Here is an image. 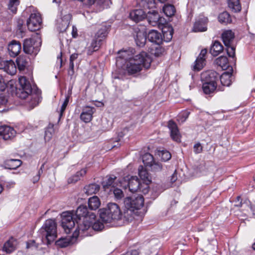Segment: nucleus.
<instances>
[{
  "label": "nucleus",
  "instance_id": "obj_8",
  "mask_svg": "<svg viewBox=\"0 0 255 255\" xmlns=\"http://www.w3.org/2000/svg\"><path fill=\"white\" fill-rule=\"evenodd\" d=\"M61 218V225L63 229L66 234L70 233L75 224L72 213L70 212H63Z\"/></svg>",
  "mask_w": 255,
  "mask_h": 255
},
{
  "label": "nucleus",
  "instance_id": "obj_32",
  "mask_svg": "<svg viewBox=\"0 0 255 255\" xmlns=\"http://www.w3.org/2000/svg\"><path fill=\"white\" fill-rule=\"evenodd\" d=\"M100 186L96 184H90L84 187V192L87 195L97 193L100 190Z\"/></svg>",
  "mask_w": 255,
  "mask_h": 255
},
{
  "label": "nucleus",
  "instance_id": "obj_63",
  "mask_svg": "<svg viewBox=\"0 0 255 255\" xmlns=\"http://www.w3.org/2000/svg\"><path fill=\"white\" fill-rule=\"evenodd\" d=\"M6 84L3 81L0 80V92L3 91L6 88Z\"/></svg>",
  "mask_w": 255,
  "mask_h": 255
},
{
  "label": "nucleus",
  "instance_id": "obj_22",
  "mask_svg": "<svg viewBox=\"0 0 255 255\" xmlns=\"http://www.w3.org/2000/svg\"><path fill=\"white\" fill-rule=\"evenodd\" d=\"M7 49L10 55L12 57H15L19 53L21 50V44L18 41L12 40L8 44Z\"/></svg>",
  "mask_w": 255,
  "mask_h": 255
},
{
  "label": "nucleus",
  "instance_id": "obj_33",
  "mask_svg": "<svg viewBox=\"0 0 255 255\" xmlns=\"http://www.w3.org/2000/svg\"><path fill=\"white\" fill-rule=\"evenodd\" d=\"M217 83L204 82L203 84L202 89L206 94H209L213 92L216 89Z\"/></svg>",
  "mask_w": 255,
  "mask_h": 255
},
{
  "label": "nucleus",
  "instance_id": "obj_56",
  "mask_svg": "<svg viewBox=\"0 0 255 255\" xmlns=\"http://www.w3.org/2000/svg\"><path fill=\"white\" fill-rule=\"evenodd\" d=\"M202 151V146L201 144L198 143H196L194 146V151L196 153H199Z\"/></svg>",
  "mask_w": 255,
  "mask_h": 255
},
{
  "label": "nucleus",
  "instance_id": "obj_59",
  "mask_svg": "<svg viewBox=\"0 0 255 255\" xmlns=\"http://www.w3.org/2000/svg\"><path fill=\"white\" fill-rule=\"evenodd\" d=\"M204 168L203 166H200L199 168L197 167L196 169L195 170V175L199 176L201 173V171L203 170Z\"/></svg>",
  "mask_w": 255,
  "mask_h": 255
},
{
  "label": "nucleus",
  "instance_id": "obj_18",
  "mask_svg": "<svg viewBox=\"0 0 255 255\" xmlns=\"http://www.w3.org/2000/svg\"><path fill=\"white\" fill-rule=\"evenodd\" d=\"M207 54V50L204 49L201 51V52L196 61L193 69L194 70L199 71L201 70L205 65V56Z\"/></svg>",
  "mask_w": 255,
  "mask_h": 255
},
{
  "label": "nucleus",
  "instance_id": "obj_27",
  "mask_svg": "<svg viewBox=\"0 0 255 255\" xmlns=\"http://www.w3.org/2000/svg\"><path fill=\"white\" fill-rule=\"evenodd\" d=\"M223 47L221 43L218 41H215L212 44L210 52L213 56H217L223 51Z\"/></svg>",
  "mask_w": 255,
  "mask_h": 255
},
{
  "label": "nucleus",
  "instance_id": "obj_35",
  "mask_svg": "<svg viewBox=\"0 0 255 255\" xmlns=\"http://www.w3.org/2000/svg\"><path fill=\"white\" fill-rule=\"evenodd\" d=\"M163 39L166 42L170 41L173 36V29L171 27H164L162 30Z\"/></svg>",
  "mask_w": 255,
  "mask_h": 255
},
{
  "label": "nucleus",
  "instance_id": "obj_31",
  "mask_svg": "<svg viewBox=\"0 0 255 255\" xmlns=\"http://www.w3.org/2000/svg\"><path fill=\"white\" fill-rule=\"evenodd\" d=\"M86 173L85 169H82L80 171H78L75 175L72 176L68 179L69 184H74L79 181L81 177L84 176Z\"/></svg>",
  "mask_w": 255,
  "mask_h": 255
},
{
  "label": "nucleus",
  "instance_id": "obj_24",
  "mask_svg": "<svg viewBox=\"0 0 255 255\" xmlns=\"http://www.w3.org/2000/svg\"><path fill=\"white\" fill-rule=\"evenodd\" d=\"M145 15V12L142 9H135L130 12L129 17L133 21L137 22L143 19Z\"/></svg>",
  "mask_w": 255,
  "mask_h": 255
},
{
  "label": "nucleus",
  "instance_id": "obj_40",
  "mask_svg": "<svg viewBox=\"0 0 255 255\" xmlns=\"http://www.w3.org/2000/svg\"><path fill=\"white\" fill-rule=\"evenodd\" d=\"M228 5L235 12H239L241 9L239 0H228Z\"/></svg>",
  "mask_w": 255,
  "mask_h": 255
},
{
  "label": "nucleus",
  "instance_id": "obj_42",
  "mask_svg": "<svg viewBox=\"0 0 255 255\" xmlns=\"http://www.w3.org/2000/svg\"><path fill=\"white\" fill-rule=\"evenodd\" d=\"M167 0H145L143 5L144 7L148 8H153L156 7L158 2L163 3Z\"/></svg>",
  "mask_w": 255,
  "mask_h": 255
},
{
  "label": "nucleus",
  "instance_id": "obj_44",
  "mask_svg": "<svg viewBox=\"0 0 255 255\" xmlns=\"http://www.w3.org/2000/svg\"><path fill=\"white\" fill-rule=\"evenodd\" d=\"M54 132L53 125H49L45 131L44 139L45 141H49L52 138Z\"/></svg>",
  "mask_w": 255,
  "mask_h": 255
},
{
  "label": "nucleus",
  "instance_id": "obj_14",
  "mask_svg": "<svg viewBox=\"0 0 255 255\" xmlns=\"http://www.w3.org/2000/svg\"><path fill=\"white\" fill-rule=\"evenodd\" d=\"M15 134L16 131L12 127L5 125L0 127V135L4 140L12 139Z\"/></svg>",
  "mask_w": 255,
  "mask_h": 255
},
{
  "label": "nucleus",
  "instance_id": "obj_20",
  "mask_svg": "<svg viewBox=\"0 0 255 255\" xmlns=\"http://www.w3.org/2000/svg\"><path fill=\"white\" fill-rule=\"evenodd\" d=\"M168 127L170 131V135L172 139L174 141L179 142L181 136L177 125L172 121H170L168 124Z\"/></svg>",
  "mask_w": 255,
  "mask_h": 255
},
{
  "label": "nucleus",
  "instance_id": "obj_12",
  "mask_svg": "<svg viewBox=\"0 0 255 255\" xmlns=\"http://www.w3.org/2000/svg\"><path fill=\"white\" fill-rule=\"evenodd\" d=\"M138 175L142 180L143 193L146 194L148 191V184L150 183V180L147 171L142 166L138 167Z\"/></svg>",
  "mask_w": 255,
  "mask_h": 255
},
{
  "label": "nucleus",
  "instance_id": "obj_9",
  "mask_svg": "<svg viewBox=\"0 0 255 255\" xmlns=\"http://www.w3.org/2000/svg\"><path fill=\"white\" fill-rule=\"evenodd\" d=\"M42 19L39 13H32L27 20L28 29L31 31L39 30L41 27Z\"/></svg>",
  "mask_w": 255,
  "mask_h": 255
},
{
  "label": "nucleus",
  "instance_id": "obj_49",
  "mask_svg": "<svg viewBox=\"0 0 255 255\" xmlns=\"http://www.w3.org/2000/svg\"><path fill=\"white\" fill-rule=\"evenodd\" d=\"M102 41V39H97V38L95 37V39L92 41L90 46L92 48L93 51H96L98 50Z\"/></svg>",
  "mask_w": 255,
  "mask_h": 255
},
{
  "label": "nucleus",
  "instance_id": "obj_47",
  "mask_svg": "<svg viewBox=\"0 0 255 255\" xmlns=\"http://www.w3.org/2000/svg\"><path fill=\"white\" fill-rule=\"evenodd\" d=\"M116 178V177L114 175L109 177L104 182V187L105 188H108L110 186L115 187L116 186L115 183Z\"/></svg>",
  "mask_w": 255,
  "mask_h": 255
},
{
  "label": "nucleus",
  "instance_id": "obj_46",
  "mask_svg": "<svg viewBox=\"0 0 255 255\" xmlns=\"http://www.w3.org/2000/svg\"><path fill=\"white\" fill-rule=\"evenodd\" d=\"M107 35V27L105 25H103L100 29H99L96 34V37L97 39H102V41Z\"/></svg>",
  "mask_w": 255,
  "mask_h": 255
},
{
  "label": "nucleus",
  "instance_id": "obj_55",
  "mask_svg": "<svg viewBox=\"0 0 255 255\" xmlns=\"http://www.w3.org/2000/svg\"><path fill=\"white\" fill-rule=\"evenodd\" d=\"M104 227L103 224L99 221L95 222L92 225L93 229L95 231H101Z\"/></svg>",
  "mask_w": 255,
  "mask_h": 255
},
{
  "label": "nucleus",
  "instance_id": "obj_48",
  "mask_svg": "<svg viewBox=\"0 0 255 255\" xmlns=\"http://www.w3.org/2000/svg\"><path fill=\"white\" fill-rule=\"evenodd\" d=\"M142 161L146 166H149L154 161L153 156L149 153L145 154L143 156Z\"/></svg>",
  "mask_w": 255,
  "mask_h": 255
},
{
  "label": "nucleus",
  "instance_id": "obj_36",
  "mask_svg": "<svg viewBox=\"0 0 255 255\" xmlns=\"http://www.w3.org/2000/svg\"><path fill=\"white\" fill-rule=\"evenodd\" d=\"M4 71L9 75H14L16 72V67L14 62L12 60H8Z\"/></svg>",
  "mask_w": 255,
  "mask_h": 255
},
{
  "label": "nucleus",
  "instance_id": "obj_37",
  "mask_svg": "<svg viewBox=\"0 0 255 255\" xmlns=\"http://www.w3.org/2000/svg\"><path fill=\"white\" fill-rule=\"evenodd\" d=\"M219 21L223 24H227L232 22L230 15L226 11L221 13L218 16Z\"/></svg>",
  "mask_w": 255,
  "mask_h": 255
},
{
  "label": "nucleus",
  "instance_id": "obj_34",
  "mask_svg": "<svg viewBox=\"0 0 255 255\" xmlns=\"http://www.w3.org/2000/svg\"><path fill=\"white\" fill-rule=\"evenodd\" d=\"M21 161L18 159H9L5 162V166L6 168L15 169L20 166Z\"/></svg>",
  "mask_w": 255,
  "mask_h": 255
},
{
  "label": "nucleus",
  "instance_id": "obj_7",
  "mask_svg": "<svg viewBox=\"0 0 255 255\" xmlns=\"http://www.w3.org/2000/svg\"><path fill=\"white\" fill-rule=\"evenodd\" d=\"M234 37V33L231 30H225L222 34V39L226 47L227 54L232 58L235 56V47L232 45Z\"/></svg>",
  "mask_w": 255,
  "mask_h": 255
},
{
  "label": "nucleus",
  "instance_id": "obj_52",
  "mask_svg": "<svg viewBox=\"0 0 255 255\" xmlns=\"http://www.w3.org/2000/svg\"><path fill=\"white\" fill-rule=\"evenodd\" d=\"M69 100V97L68 96L66 97L64 101L63 102V103L61 107L60 110L59 119H60L61 117L62 116L64 112V111L65 110L68 104Z\"/></svg>",
  "mask_w": 255,
  "mask_h": 255
},
{
  "label": "nucleus",
  "instance_id": "obj_2",
  "mask_svg": "<svg viewBox=\"0 0 255 255\" xmlns=\"http://www.w3.org/2000/svg\"><path fill=\"white\" fill-rule=\"evenodd\" d=\"M19 87L17 90L16 95L21 99H25L29 97L30 101L28 105L30 109L36 106L41 101V96L39 93H32V87L30 82L25 77L19 78Z\"/></svg>",
  "mask_w": 255,
  "mask_h": 255
},
{
  "label": "nucleus",
  "instance_id": "obj_60",
  "mask_svg": "<svg viewBox=\"0 0 255 255\" xmlns=\"http://www.w3.org/2000/svg\"><path fill=\"white\" fill-rule=\"evenodd\" d=\"M78 54L77 53H74L72 54L70 58V64L74 63V61L77 59Z\"/></svg>",
  "mask_w": 255,
  "mask_h": 255
},
{
  "label": "nucleus",
  "instance_id": "obj_3",
  "mask_svg": "<svg viewBox=\"0 0 255 255\" xmlns=\"http://www.w3.org/2000/svg\"><path fill=\"white\" fill-rule=\"evenodd\" d=\"M76 216L75 221L78 226L77 230L81 234H84L90 228L93 220L96 218L95 214L89 212L86 206H79L76 211Z\"/></svg>",
  "mask_w": 255,
  "mask_h": 255
},
{
  "label": "nucleus",
  "instance_id": "obj_17",
  "mask_svg": "<svg viewBox=\"0 0 255 255\" xmlns=\"http://www.w3.org/2000/svg\"><path fill=\"white\" fill-rule=\"evenodd\" d=\"M219 77V74L213 71H206L201 74L202 81L206 82L216 83Z\"/></svg>",
  "mask_w": 255,
  "mask_h": 255
},
{
  "label": "nucleus",
  "instance_id": "obj_28",
  "mask_svg": "<svg viewBox=\"0 0 255 255\" xmlns=\"http://www.w3.org/2000/svg\"><path fill=\"white\" fill-rule=\"evenodd\" d=\"M220 77L221 84L226 86H229L232 82V74L229 72H224Z\"/></svg>",
  "mask_w": 255,
  "mask_h": 255
},
{
  "label": "nucleus",
  "instance_id": "obj_62",
  "mask_svg": "<svg viewBox=\"0 0 255 255\" xmlns=\"http://www.w3.org/2000/svg\"><path fill=\"white\" fill-rule=\"evenodd\" d=\"M128 51H119V53H121V58L127 59L128 58Z\"/></svg>",
  "mask_w": 255,
  "mask_h": 255
},
{
  "label": "nucleus",
  "instance_id": "obj_50",
  "mask_svg": "<svg viewBox=\"0 0 255 255\" xmlns=\"http://www.w3.org/2000/svg\"><path fill=\"white\" fill-rule=\"evenodd\" d=\"M151 168V170L154 172L160 171L162 168V165L159 162L153 161L149 166Z\"/></svg>",
  "mask_w": 255,
  "mask_h": 255
},
{
  "label": "nucleus",
  "instance_id": "obj_10",
  "mask_svg": "<svg viewBox=\"0 0 255 255\" xmlns=\"http://www.w3.org/2000/svg\"><path fill=\"white\" fill-rule=\"evenodd\" d=\"M126 208H130L133 210H137L141 209L144 204V199L142 196H138L136 197H127L124 201Z\"/></svg>",
  "mask_w": 255,
  "mask_h": 255
},
{
  "label": "nucleus",
  "instance_id": "obj_45",
  "mask_svg": "<svg viewBox=\"0 0 255 255\" xmlns=\"http://www.w3.org/2000/svg\"><path fill=\"white\" fill-rule=\"evenodd\" d=\"M157 155L164 161L169 160L171 157L170 153L168 151L165 150H158L157 151Z\"/></svg>",
  "mask_w": 255,
  "mask_h": 255
},
{
  "label": "nucleus",
  "instance_id": "obj_41",
  "mask_svg": "<svg viewBox=\"0 0 255 255\" xmlns=\"http://www.w3.org/2000/svg\"><path fill=\"white\" fill-rule=\"evenodd\" d=\"M216 64L223 69H225L228 66V61L227 57L221 56L217 58L215 60Z\"/></svg>",
  "mask_w": 255,
  "mask_h": 255
},
{
  "label": "nucleus",
  "instance_id": "obj_29",
  "mask_svg": "<svg viewBox=\"0 0 255 255\" xmlns=\"http://www.w3.org/2000/svg\"><path fill=\"white\" fill-rule=\"evenodd\" d=\"M135 40L137 46L139 47L143 46L146 40V34L143 31H138L137 32Z\"/></svg>",
  "mask_w": 255,
  "mask_h": 255
},
{
  "label": "nucleus",
  "instance_id": "obj_1",
  "mask_svg": "<svg viewBox=\"0 0 255 255\" xmlns=\"http://www.w3.org/2000/svg\"><path fill=\"white\" fill-rule=\"evenodd\" d=\"M152 61L150 55L144 51H142L132 58H129L123 67L122 73L124 75L137 76L143 67L148 69Z\"/></svg>",
  "mask_w": 255,
  "mask_h": 255
},
{
  "label": "nucleus",
  "instance_id": "obj_13",
  "mask_svg": "<svg viewBox=\"0 0 255 255\" xmlns=\"http://www.w3.org/2000/svg\"><path fill=\"white\" fill-rule=\"evenodd\" d=\"M80 234H81V232H79L76 229L72 236L62 238L56 242V244L61 248L66 247L70 244H73L74 240L77 238Z\"/></svg>",
  "mask_w": 255,
  "mask_h": 255
},
{
  "label": "nucleus",
  "instance_id": "obj_6",
  "mask_svg": "<svg viewBox=\"0 0 255 255\" xmlns=\"http://www.w3.org/2000/svg\"><path fill=\"white\" fill-rule=\"evenodd\" d=\"M119 184L120 186L125 189L128 187L129 190L132 193L138 191L143 193V184L139 181L136 176H131L130 178L127 176L124 178L123 181H120Z\"/></svg>",
  "mask_w": 255,
  "mask_h": 255
},
{
  "label": "nucleus",
  "instance_id": "obj_23",
  "mask_svg": "<svg viewBox=\"0 0 255 255\" xmlns=\"http://www.w3.org/2000/svg\"><path fill=\"white\" fill-rule=\"evenodd\" d=\"M207 22L208 19L206 17H203L197 20L194 25L193 31L197 32L206 31Z\"/></svg>",
  "mask_w": 255,
  "mask_h": 255
},
{
  "label": "nucleus",
  "instance_id": "obj_51",
  "mask_svg": "<svg viewBox=\"0 0 255 255\" xmlns=\"http://www.w3.org/2000/svg\"><path fill=\"white\" fill-rule=\"evenodd\" d=\"M69 100V97L68 96L66 97L64 101L63 102V103L61 107L60 110L59 119H60L61 117L62 116L64 112V111L65 110L68 104Z\"/></svg>",
  "mask_w": 255,
  "mask_h": 255
},
{
  "label": "nucleus",
  "instance_id": "obj_38",
  "mask_svg": "<svg viewBox=\"0 0 255 255\" xmlns=\"http://www.w3.org/2000/svg\"><path fill=\"white\" fill-rule=\"evenodd\" d=\"M18 68L20 71L24 70L28 65L27 58L24 56H20L16 59Z\"/></svg>",
  "mask_w": 255,
  "mask_h": 255
},
{
  "label": "nucleus",
  "instance_id": "obj_25",
  "mask_svg": "<svg viewBox=\"0 0 255 255\" xmlns=\"http://www.w3.org/2000/svg\"><path fill=\"white\" fill-rule=\"evenodd\" d=\"M71 19V15L70 13H67L62 16L61 18L60 23H59L58 25V28L60 32L66 30L68 27Z\"/></svg>",
  "mask_w": 255,
  "mask_h": 255
},
{
  "label": "nucleus",
  "instance_id": "obj_58",
  "mask_svg": "<svg viewBox=\"0 0 255 255\" xmlns=\"http://www.w3.org/2000/svg\"><path fill=\"white\" fill-rule=\"evenodd\" d=\"M74 64L71 63L69 65V69L68 70V75L69 76H72L74 74Z\"/></svg>",
  "mask_w": 255,
  "mask_h": 255
},
{
  "label": "nucleus",
  "instance_id": "obj_54",
  "mask_svg": "<svg viewBox=\"0 0 255 255\" xmlns=\"http://www.w3.org/2000/svg\"><path fill=\"white\" fill-rule=\"evenodd\" d=\"M113 192L115 198L117 199H121L124 196L123 191L120 189L116 188L114 190Z\"/></svg>",
  "mask_w": 255,
  "mask_h": 255
},
{
  "label": "nucleus",
  "instance_id": "obj_53",
  "mask_svg": "<svg viewBox=\"0 0 255 255\" xmlns=\"http://www.w3.org/2000/svg\"><path fill=\"white\" fill-rule=\"evenodd\" d=\"M162 50L159 45L150 49V52L151 54L155 56H159L162 53Z\"/></svg>",
  "mask_w": 255,
  "mask_h": 255
},
{
  "label": "nucleus",
  "instance_id": "obj_4",
  "mask_svg": "<svg viewBox=\"0 0 255 255\" xmlns=\"http://www.w3.org/2000/svg\"><path fill=\"white\" fill-rule=\"evenodd\" d=\"M100 219L104 223H111L121 219L122 211L118 204L110 203L105 208L99 210Z\"/></svg>",
  "mask_w": 255,
  "mask_h": 255
},
{
  "label": "nucleus",
  "instance_id": "obj_61",
  "mask_svg": "<svg viewBox=\"0 0 255 255\" xmlns=\"http://www.w3.org/2000/svg\"><path fill=\"white\" fill-rule=\"evenodd\" d=\"M7 61H5L0 59V69H3L4 70L6 63H7Z\"/></svg>",
  "mask_w": 255,
  "mask_h": 255
},
{
  "label": "nucleus",
  "instance_id": "obj_19",
  "mask_svg": "<svg viewBox=\"0 0 255 255\" xmlns=\"http://www.w3.org/2000/svg\"><path fill=\"white\" fill-rule=\"evenodd\" d=\"M147 38L149 41L157 45L161 44L163 41V37L161 33L155 30H152L148 32Z\"/></svg>",
  "mask_w": 255,
  "mask_h": 255
},
{
  "label": "nucleus",
  "instance_id": "obj_30",
  "mask_svg": "<svg viewBox=\"0 0 255 255\" xmlns=\"http://www.w3.org/2000/svg\"><path fill=\"white\" fill-rule=\"evenodd\" d=\"M101 205V202L99 198L94 196L89 199L88 205L91 210H95L99 208Z\"/></svg>",
  "mask_w": 255,
  "mask_h": 255
},
{
  "label": "nucleus",
  "instance_id": "obj_43",
  "mask_svg": "<svg viewBox=\"0 0 255 255\" xmlns=\"http://www.w3.org/2000/svg\"><path fill=\"white\" fill-rule=\"evenodd\" d=\"M19 0H8V9L12 13H15L17 11V6L19 4Z\"/></svg>",
  "mask_w": 255,
  "mask_h": 255
},
{
  "label": "nucleus",
  "instance_id": "obj_39",
  "mask_svg": "<svg viewBox=\"0 0 255 255\" xmlns=\"http://www.w3.org/2000/svg\"><path fill=\"white\" fill-rule=\"evenodd\" d=\"M162 10L164 14L168 17L173 16L176 11L174 5L170 4L165 5L163 7Z\"/></svg>",
  "mask_w": 255,
  "mask_h": 255
},
{
  "label": "nucleus",
  "instance_id": "obj_16",
  "mask_svg": "<svg viewBox=\"0 0 255 255\" xmlns=\"http://www.w3.org/2000/svg\"><path fill=\"white\" fill-rule=\"evenodd\" d=\"M34 39L32 38L26 39L24 40L23 43V51L27 54H36L37 49L36 48L38 46L34 47Z\"/></svg>",
  "mask_w": 255,
  "mask_h": 255
},
{
  "label": "nucleus",
  "instance_id": "obj_5",
  "mask_svg": "<svg viewBox=\"0 0 255 255\" xmlns=\"http://www.w3.org/2000/svg\"><path fill=\"white\" fill-rule=\"evenodd\" d=\"M44 229V233L42 237V242L44 244H49L53 241L57 237V227L55 220L53 219H48L45 221L43 227Z\"/></svg>",
  "mask_w": 255,
  "mask_h": 255
},
{
  "label": "nucleus",
  "instance_id": "obj_11",
  "mask_svg": "<svg viewBox=\"0 0 255 255\" xmlns=\"http://www.w3.org/2000/svg\"><path fill=\"white\" fill-rule=\"evenodd\" d=\"M148 23L152 26L162 24L164 22V18L160 16L158 13L154 10L149 11L145 15Z\"/></svg>",
  "mask_w": 255,
  "mask_h": 255
},
{
  "label": "nucleus",
  "instance_id": "obj_57",
  "mask_svg": "<svg viewBox=\"0 0 255 255\" xmlns=\"http://www.w3.org/2000/svg\"><path fill=\"white\" fill-rule=\"evenodd\" d=\"M7 100L4 95L0 92V105H4L6 103Z\"/></svg>",
  "mask_w": 255,
  "mask_h": 255
},
{
  "label": "nucleus",
  "instance_id": "obj_64",
  "mask_svg": "<svg viewBox=\"0 0 255 255\" xmlns=\"http://www.w3.org/2000/svg\"><path fill=\"white\" fill-rule=\"evenodd\" d=\"M177 179V173L176 171H175L171 176L170 181L172 183H173L176 181Z\"/></svg>",
  "mask_w": 255,
  "mask_h": 255
},
{
  "label": "nucleus",
  "instance_id": "obj_15",
  "mask_svg": "<svg viewBox=\"0 0 255 255\" xmlns=\"http://www.w3.org/2000/svg\"><path fill=\"white\" fill-rule=\"evenodd\" d=\"M95 112V109L94 107L90 106L83 107L82 112L80 115L81 120L86 123L90 122L92 120L93 114Z\"/></svg>",
  "mask_w": 255,
  "mask_h": 255
},
{
  "label": "nucleus",
  "instance_id": "obj_21",
  "mask_svg": "<svg viewBox=\"0 0 255 255\" xmlns=\"http://www.w3.org/2000/svg\"><path fill=\"white\" fill-rule=\"evenodd\" d=\"M17 245L16 240L11 237L3 245L2 251L7 254H10L14 251Z\"/></svg>",
  "mask_w": 255,
  "mask_h": 255
},
{
  "label": "nucleus",
  "instance_id": "obj_26",
  "mask_svg": "<svg viewBox=\"0 0 255 255\" xmlns=\"http://www.w3.org/2000/svg\"><path fill=\"white\" fill-rule=\"evenodd\" d=\"M135 213L133 209L130 208H126L124 209L123 212H122V217L121 220H123L128 222L132 221Z\"/></svg>",
  "mask_w": 255,
  "mask_h": 255
}]
</instances>
